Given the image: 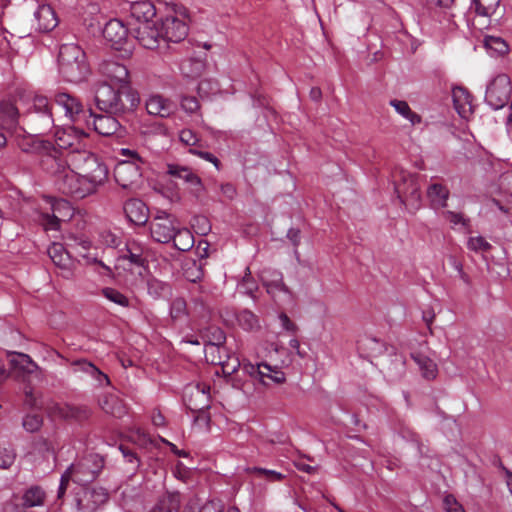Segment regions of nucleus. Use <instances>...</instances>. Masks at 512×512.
<instances>
[{
  "label": "nucleus",
  "mask_w": 512,
  "mask_h": 512,
  "mask_svg": "<svg viewBox=\"0 0 512 512\" xmlns=\"http://www.w3.org/2000/svg\"><path fill=\"white\" fill-rule=\"evenodd\" d=\"M95 102L102 112L124 116L134 111L139 104V97L130 84L113 86L107 82H98L95 87Z\"/></svg>",
  "instance_id": "obj_1"
},
{
  "label": "nucleus",
  "mask_w": 512,
  "mask_h": 512,
  "mask_svg": "<svg viewBox=\"0 0 512 512\" xmlns=\"http://www.w3.org/2000/svg\"><path fill=\"white\" fill-rule=\"evenodd\" d=\"M104 468V458L99 454H89L76 463L71 464L62 474L57 498L62 499L70 482L79 487H87L95 481Z\"/></svg>",
  "instance_id": "obj_2"
},
{
  "label": "nucleus",
  "mask_w": 512,
  "mask_h": 512,
  "mask_svg": "<svg viewBox=\"0 0 512 512\" xmlns=\"http://www.w3.org/2000/svg\"><path fill=\"white\" fill-rule=\"evenodd\" d=\"M58 70L64 80L78 83L89 73L83 49L74 43L62 44L58 53Z\"/></svg>",
  "instance_id": "obj_3"
},
{
  "label": "nucleus",
  "mask_w": 512,
  "mask_h": 512,
  "mask_svg": "<svg viewBox=\"0 0 512 512\" xmlns=\"http://www.w3.org/2000/svg\"><path fill=\"white\" fill-rule=\"evenodd\" d=\"M69 161L80 175L87 181L88 186L96 191L108 178V168L93 153L76 148L69 153Z\"/></svg>",
  "instance_id": "obj_4"
},
{
  "label": "nucleus",
  "mask_w": 512,
  "mask_h": 512,
  "mask_svg": "<svg viewBox=\"0 0 512 512\" xmlns=\"http://www.w3.org/2000/svg\"><path fill=\"white\" fill-rule=\"evenodd\" d=\"M22 120L24 127L27 126L35 135H42L49 131L54 125V120L48 99L44 96H35L33 110L23 113Z\"/></svg>",
  "instance_id": "obj_5"
},
{
  "label": "nucleus",
  "mask_w": 512,
  "mask_h": 512,
  "mask_svg": "<svg viewBox=\"0 0 512 512\" xmlns=\"http://www.w3.org/2000/svg\"><path fill=\"white\" fill-rule=\"evenodd\" d=\"M393 177L395 192L401 203L411 212L418 210L421 203V194L417 175L401 169L396 171Z\"/></svg>",
  "instance_id": "obj_6"
},
{
  "label": "nucleus",
  "mask_w": 512,
  "mask_h": 512,
  "mask_svg": "<svg viewBox=\"0 0 512 512\" xmlns=\"http://www.w3.org/2000/svg\"><path fill=\"white\" fill-rule=\"evenodd\" d=\"M56 189L63 195L73 199H83L97 191L88 186L87 181L80 175L69 168L64 174H60L59 178L54 179Z\"/></svg>",
  "instance_id": "obj_7"
},
{
  "label": "nucleus",
  "mask_w": 512,
  "mask_h": 512,
  "mask_svg": "<svg viewBox=\"0 0 512 512\" xmlns=\"http://www.w3.org/2000/svg\"><path fill=\"white\" fill-rule=\"evenodd\" d=\"M183 399L186 407L193 413H204L210 408V385L198 382L184 389Z\"/></svg>",
  "instance_id": "obj_8"
},
{
  "label": "nucleus",
  "mask_w": 512,
  "mask_h": 512,
  "mask_svg": "<svg viewBox=\"0 0 512 512\" xmlns=\"http://www.w3.org/2000/svg\"><path fill=\"white\" fill-rule=\"evenodd\" d=\"M103 37L111 47L126 54L131 53L133 41L129 38V32L124 23L118 19L108 21L103 29Z\"/></svg>",
  "instance_id": "obj_9"
},
{
  "label": "nucleus",
  "mask_w": 512,
  "mask_h": 512,
  "mask_svg": "<svg viewBox=\"0 0 512 512\" xmlns=\"http://www.w3.org/2000/svg\"><path fill=\"white\" fill-rule=\"evenodd\" d=\"M510 78L505 74L496 76L487 86L485 100L494 109L503 108L511 95Z\"/></svg>",
  "instance_id": "obj_10"
},
{
  "label": "nucleus",
  "mask_w": 512,
  "mask_h": 512,
  "mask_svg": "<svg viewBox=\"0 0 512 512\" xmlns=\"http://www.w3.org/2000/svg\"><path fill=\"white\" fill-rule=\"evenodd\" d=\"M108 500V493L103 488L78 487L74 501L77 512H95Z\"/></svg>",
  "instance_id": "obj_11"
},
{
  "label": "nucleus",
  "mask_w": 512,
  "mask_h": 512,
  "mask_svg": "<svg viewBox=\"0 0 512 512\" xmlns=\"http://www.w3.org/2000/svg\"><path fill=\"white\" fill-rule=\"evenodd\" d=\"M176 225L172 215L158 210L150 221L151 237L159 243H168L175 234Z\"/></svg>",
  "instance_id": "obj_12"
},
{
  "label": "nucleus",
  "mask_w": 512,
  "mask_h": 512,
  "mask_svg": "<svg viewBox=\"0 0 512 512\" xmlns=\"http://www.w3.org/2000/svg\"><path fill=\"white\" fill-rule=\"evenodd\" d=\"M23 99L11 101L4 100L0 103V126L12 133L21 130L24 132V126L19 125V119L22 118L21 112Z\"/></svg>",
  "instance_id": "obj_13"
},
{
  "label": "nucleus",
  "mask_w": 512,
  "mask_h": 512,
  "mask_svg": "<svg viewBox=\"0 0 512 512\" xmlns=\"http://www.w3.org/2000/svg\"><path fill=\"white\" fill-rule=\"evenodd\" d=\"M166 173L175 179H181L189 186L190 192L197 198L204 191V185L201 178L188 166L170 163L167 164Z\"/></svg>",
  "instance_id": "obj_14"
},
{
  "label": "nucleus",
  "mask_w": 512,
  "mask_h": 512,
  "mask_svg": "<svg viewBox=\"0 0 512 512\" xmlns=\"http://www.w3.org/2000/svg\"><path fill=\"white\" fill-rule=\"evenodd\" d=\"M12 134L15 137L17 146L25 153L41 155L43 152L52 151V142L39 139V135L28 132L25 127L24 132L19 129Z\"/></svg>",
  "instance_id": "obj_15"
},
{
  "label": "nucleus",
  "mask_w": 512,
  "mask_h": 512,
  "mask_svg": "<svg viewBox=\"0 0 512 512\" xmlns=\"http://www.w3.org/2000/svg\"><path fill=\"white\" fill-rule=\"evenodd\" d=\"M69 153L66 157L54 147L52 144V151L43 152L41 154V166L44 170L52 174L55 179L59 178L60 174H64L65 170L70 168Z\"/></svg>",
  "instance_id": "obj_16"
},
{
  "label": "nucleus",
  "mask_w": 512,
  "mask_h": 512,
  "mask_svg": "<svg viewBox=\"0 0 512 512\" xmlns=\"http://www.w3.org/2000/svg\"><path fill=\"white\" fill-rule=\"evenodd\" d=\"M99 72L102 76L100 82H107L113 86L120 84H129V71L127 67L115 61H104L99 66Z\"/></svg>",
  "instance_id": "obj_17"
},
{
  "label": "nucleus",
  "mask_w": 512,
  "mask_h": 512,
  "mask_svg": "<svg viewBox=\"0 0 512 512\" xmlns=\"http://www.w3.org/2000/svg\"><path fill=\"white\" fill-rule=\"evenodd\" d=\"M161 38L167 42H180L188 35V25L175 16H167L161 22Z\"/></svg>",
  "instance_id": "obj_18"
},
{
  "label": "nucleus",
  "mask_w": 512,
  "mask_h": 512,
  "mask_svg": "<svg viewBox=\"0 0 512 512\" xmlns=\"http://www.w3.org/2000/svg\"><path fill=\"white\" fill-rule=\"evenodd\" d=\"M191 293V308L190 312L202 319H206L210 316L211 309L208 303L209 290L205 285H193L190 288Z\"/></svg>",
  "instance_id": "obj_19"
},
{
  "label": "nucleus",
  "mask_w": 512,
  "mask_h": 512,
  "mask_svg": "<svg viewBox=\"0 0 512 512\" xmlns=\"http://www.w3.org/2000/svg\"><path fill=\"white\" fill-rule=\"evenodd\" d=\"M90 116L93 117V126L95 131L103 136H112L118 134L121 136L122 124L120 118L123 116H116L113 114H94L91 109L89 110Z\"/></svg>",
  "instance_id": "obj_20"
},
{
  "label": "nucleus",
  "mask_w": 512,
  "mask_h": 512,
  "mask_svg": "<svg viewBox=\"0 0 512 512\" xmlns=\"http://www.w3.org/2000/svg\"><path fill=\"white\" fill-rule=\"evenodd\" d=\"M114 178L123 189H131L141 178L140 167L134 162H121L114 170Z\"/></svg>",
  "instance_id": "obj_21"
},
{
  "label": "nucleus",
  "mask_w": 512,
  "mask_h": 512,
  "mask_svg": "<svg viewBox=\"0 0 512 512\" xmlns=\"http://www.w3.org/2000/svg\"><path fill=\"white\" fill-rule=\"evenodd\" d=\"M134 38L147 49L158 47L159 38H161V29H158L152 21L139 23L133 29Z\"/></svg>",
  "instance_id": "obj_22"
},
{
  "label": "nucleus",
  "mask_w": 512,
  "mask_h": 512,
  "mask_svg": "<svg viewBox=\"0 0 512 512\" xmlns=\"http://www.w3.org/2000/svg\"><path fill=\"white\" fill-rule=\"evenodd\" d=\"M182 512H240L234 506L225 507L221 500H208L201 503L199 498L191 497L185 503Z\"/></svg>",
  "instance_id": "obj_23"
},
{
  "label": "nucleus",
  "mask_w": 512,
  "mask_h": 512,
  "mask_svg": "<svg viewBox=\"0 0 512 512\" xmlns=\"http://www.w3.org/2000/svg\"><path fill=\"white\" fill-rule=\"evenodd\" d=\"M55 416L70 422L81 423L90 417V410L86 406H78L73 404H56L53 407Z\"/></svg>",
  "instance_id": "obj_24"
},
{
  "label": "nucleus",
  "mask_w": 512,
  "mask_h": 512,
  "mask_svg": "<svg viewBox=\"0 0 512 512\" xmlns=\"http://www.w3.org/2000/svg\"><path fill=\"white\" fill-rule=\"evenodd\" d=\"M48 255L53 261V263L62 270L61 275L70 279L73 276L72 271V261L68 252L65 251V248L62 244L53 243L48 248Z\"/></svg>",
  "instance_id": "obj_25"
},
{
  "label": "nucleus",
  "mask_w": 512,
  "mask_h": 512,
  "mask_svg": "<svg viewBox=\"0 0 512 512\" xmlns=\"http://www.w3.org/2000/svg\"><path fill=\"white\" fill-rule=\"evenodd\" d=\"M9 364L11 369L17 373L18 376H30L33 374L38 375L40 368L31 359V357L24 353H12L10 355Z\"/></svg>",
  "instance_id": "obj_26"
},
{
  "label": "nucleus",
  "mask_w": 512,
  "mask_h": 512,
  "mask_svg": "<svg viewBox=\"0 0 512 512\" xmlns=\"http://www.w3.org/2000/svg\"><path fill=\"white\" fill-rule=\"evenodd\" d=\"M124 213L127 219L136 224L144 225L149 218V209L146 204L140 199H129L124 204Z\"/></svg>",
  "instance_id": "obj_27"
},
{
  "label": "nucleus",
  "mask_w": 512,
  "mask_h": 512,
  "mask_svg": "<svg viewBox=\"0 0 512 512\" xmlns=\"http://www.w3.org/2000/svg\"><path fill=\"white\" fill-rule=\"evenodd\" d=\"M34 17L40 32L52 31L59 23L55 11L47 4L39 6Z\"/></svg>",
  "instance_id": "obj_28"
},
{
  "label": "nucleus",
  "mask_w": 512,
  "mask_h": 512,
  "mask_svg": "<svg viewBox=\"0 0 512 512\" xmlns=\"http://www.w3.org/2000/svg\"><path fill=\"white\" fill-rule=\"evenodd\" d=\"M146 110L150 115L164 118L173 113L174 104L160 95H153L146 101Z\"/></svg>",
  "instance_id": "obj_29"
},
{
  "label": "nucleus",
  "mask_w": 512,
  "mask_h": 512,
  "mask_svg": "<svg viewBox=\"0 0 512 512\" xmlns=\"http://www.w3.org/2000/svg\"><path fill=\"white\" fill-rule=\"evenodd\" d=\"M452 99L454 108L458 114L463 118L468 117L472 112V96L468 90L460 86L454 87L452 89Z\"/></svg>",
  "instance_id": "obj_30"
},
{
  "label": "nucleus",
  "mask_w": 512,
  "mask_h": 512,
  "mask_svg": "<svg viewBox=\"0 0 512 512\" xmlns=\"http://www.w3.org/2000/svg\"><path fill=\"white\" fill-rule=\"evenodd\" d=\"M180 493L177 491H167L159 497L156 504L147 512H179L180 508Z\"/></svg>",
  "instance_id": "obj_31"
},
{
  "label": "nucleus",
  "mask_w": 512,
  "mask_h": 512,
  "mask_svg": "<svg viewBox=\"0 0 512 512\" xmlns=\"http://www.w3.org/2000/svg\"><path fill=\"white\" fill-rule=\"evenodd\" d=\"M55 103L65 110V114L71 119L83 112L81 102L68 93H57L55 95Z\"/></svg>",
  "instance_id": "obj_32"
},
{
  "label": "nucleus",
  "mask_w": 512,
  "mask_h": 512,
  "mask_svg": "<svg viewBox=\"0 0 512 512\" xmlns=\"http://www.w3.org/2000/svg\"><path fill=\"white\" fill-rule=\"evenodd\" d=\"M101 409L114 417L121 418L126 414L123 401L114 394H106L99 401Z\"/></svg>",
  "instance_id": "obj_33"
},
{
  "label": "nucleus",
  "mask_w": 512,
  "mask_h": 512,
  "mask_svg": "<svg viewBox=\"0 0 512 512\" xmlns=\"http://www.w3.org/2000/svg\"><path fill=\"white\" fill-rule=\"evenodd\" d=\"M262 281L267 289V292L271 295H275L277 292L291 294L290 289L284 284L283 276L280 272H264L262 275Z\"/></svg>",
  "instance_id": "obj_34"
},
{
  "label": "nucleus",
  "mask_w": 512,
  "mask_h": 512,
  "mask_svg": "<svg viewBox=\"0 0 512 512\" xmlns=\"http://www.w3.org/2000/svg\"><path fill=\"white\" fill-rule=\"evenodd\" d=\"M427 197L434 209L443 208L447 205L449 190L442 184L434 183L428 187Z\"/></svg>",
  "instance_id": "obj_35"
},
{
  "label": "nucleus",
  "mask_w": 512,
  "mask_h": 512,
  "mask_svg": "<svg viewBox=\"0 0 512 512\" xmlns=\"http://www.w3.org/2000/svg\"><path fill=\"white\" fill-rule=\"evenodd\" d=\"M46 494L40 486H31L20 498L25 509L42 506L45 502Z\"/></svg>",
  "instance_id": "obj_36"
},
{
  "label": "nucleus",
  "mask_w": 512,
  "mask_h": 512,
  "mask_svg": "<svg viewBox=\"0 0 512 512\" xmlns=\"http://www.w3.org/2000/svg\"><path fill=\"white\" fill-rule=\"evenodd\" d=\"M261 372L263 374H259L258 380L263 385L282 384L286 380L284 372L279 370L278 367H272L264 362H262Z\"/></svg>",
  "instance_id": "obj_37"
},
{
  "label": "nucleus",
  "mask_w": 512,
  "mask_h": 512,
  "mask_svg": "<svg viewBox=\"0 0 512 512\" xmlns=\"http://www.w3.org/2000/svg\"><path fill=\"white\" fill-rule=\"evenodd\" d=\"M205 66V62L200 58H188L181 62L180 70L186 77L197 78L202 75Z\"/></svg>",
  "instance_id": "obj_38"
},
{
  "label": "nucleus",
  "mask_w": 512,
  "mask_h": 512,
  "mask_svg": "<svg viewBox=\"0 0 512 512\" xmlns=\"http://www.w3.org/2000/svg\"><path fill=\"white\" fill-rule=\"evenodd\" d=\"M147 292L154 299L165 298L171 295L172 288L169 283L158 280L155 277L147 279Z\"/></svg>",
  "instance_id": "obj_39"
},
{
  "label": "nucleus",
  "mask_w": 512,
  "mask_h": 512,
  "mask_svg": "<svg viewBox=\"0 0 512 512\" xmlns=\"http://www.w3.org/2000/svg\"><path fill=\"white\" fill-rule=\"evenodd\" d=\"M132 15L139 21V23L151 21L155 16V7L151 2H136L131 7Z\"/></svg>",
  "instance_id": "obj_40"
},
{
  "label": "nucleus",
  "mask_w": 512,
  "mask_h": 512,
  "mask_svg": "<svg viewBox=\"0 0 512 512\" xmlns=\"http://www.w3.org/2000/svg\"><path fill=\"white\" fill-rule=\"evenodd\" d=\"M171 240H173L174 247L182 252L189 251L194 245V236L186 228H176L175 234L173 235Z\"/></svg>",
  "instance_id": "obj_41"
},
{
  "label": "nucleus",
  "mask_w": 512,
  "mask_h": 512,
  "mask_svg": "<svg viewBox=\"0 0 512 512\" xmlns=\"http://www.w3.org/2000/svg\"><path fill=\"white\" fill-rule=\"evenodd\" d=\"M413 360L419 366L424 378L431 380L437 375V365L427 356L422 354H412Z\"/></svg>",
  "instance_id": "obj_42"
},
{
  "label": "nucleus",
  "mask_w": 512,
  "mask_h": 512,
  "mask_svg": "<svg viewBox=\"0 0 512 512\" xmlns=\"http://www.w3.org/2000/svg\"><path fill=\"white\" fill-rule=\"evenodd\" d=\"M203 339L207 346L220 348L226 341L224 331L217 326L208 327L204 334Z\"/></svg>",
  "instance_id": "obj_43"
},
{
  "label": "nucleus",
  "mask_w": 512,
  "mask_h": 512,
  "mask_svg": "<svg viewBox=\"0 0 512 512\" xmlns=\"http://www.w3.org/2000/svg\"><path fill=\"white\" fill-rule=\"evenodd\" d=\"M143 247L136 242L127 244L126 254L122 256L123 259H128L132 264L142 267L146 263V259L143 256Z\"/></svg>",
  "instance_id": "obj_44"
},
{
  "label": "nucleus",
  "mask_w": 512,
  "mask_h": 512,
  "mask_svg": "<svg viewBox=\"0 0 512 512\" xmlns=\"http://www.w3.org/2000/svg\"><path fill=\"white\" fill-rule=\"evenodd\" d=\"M391 106L395 108V110L401 114L403 117L408 119L413 125L421 122V117L417 113L413 112L408 103L402 100H391Z\"/></svg>",
  "instance_id": "obj_45"
},
{
  "label": "nucleus",
  "mask_w": 512,
  "mask_h": 512,
  "mask_svg": "<svg viewBox=\"0 0 512 512\" xmlns=\"http://www.w3.org/2000/svg\"><path fill=\"white\" fill-rule=\"evenodd\" d=\"M238 324L246 331H253L259 328L257 316L249 310H242L236 315Z\"/></svg>",
  "instance_id": "obj_46"
},
{
  "label": "nucleus",
  "mask_w": 512,
  "mask_h": 512,
  "mask_svg": "<svg viewBox=\"0 0 512 512\" xmlns=\"http://www.w3.org/2000/svg\"><path fill=\"white\" fill-rule=\"evenodd\" d=\"M56 144L60 149L69 150L68 153L78 148L79 138L72 135L69 131L58 132L56 134Z\"/></svg>",
  "instance_id": "obj_47"
},
{
  "label": "nucleus",
  "mask_w": 512,
  "mask_h": 512,
  "mask_svg": "<svg viewBox=\"0 0 512 512\" xmlns=\"http://www.w3.org/2000/svg\"><path fill=\"white\" fill-rule=\"evenodd\" d=\"M53 215L57 216L60 220L66 221L73 216V208L71 204L64 199L55 200L52 203Z\"/></svg>",
  "instance_id": "obj_48"
},
{
  "label": "nucleus",
  "mask_w": 512,
  "mask_h": 512,
  "mask_svg": "<svg viewBox=\"0 0 512 512\" xmlns=\"http://www.w3.org/2000/svg\"><path fill=\"white\" fill-rule=\"evenodd\" d=\"M484 46L497 55H504L509 49L507 43L502 38L495 36H485Z\"/></svg>",
  "instance_id": "obj_49"
},
{
  "label": "nucleus",
  "mask_w": 512,
  "mask_h": 512,
  "mask_svg": "<svg viewBox=\"0 0 512 512\" xmlns=\"http://www.w3.org/2000/svg\"><path fill=\"white\" fill-rule=\"evenodd\" d=\"M101 293L106 299L117 305H120L122 307L130 306L129 299L115 288L105 287L102 289Z\"/></svg>",
  "instance_id": "obj_50"
},
{
  "label": "nucleus",
  "mask_w": 512,
  "mask_h": 512,
  "mask_svg": "<svg viewBox=\"0 0 512 512\" xmlns=\"http://www.w3.org/2000/svg\"><path fill=\"white\" fill-rule=\"evenodd\" d=\"M500 4V0H474L475 11L481 16L492 15Z\"/></svg>",
  "instance_id": "obj_51"
},
{
  "label": "nucleus",
  "mask_w": 512,
  "mask_h": 512,
  "mask_svg": "<svg viewBox=\"0 0 512 512\" xmlns=\"http://www.w3.org/2000/svg\"><path fill=\"white\" fill-rule=\"evenodd\" d=\"M246 471L248 473L255 474L258 478H263L270 482L281 481L284 478V476L279 472L260 467H248Z\"/></svg>",
  "instance_id": "obj_52"
},
{
  "label": "nucleus",
  "mask_w": 512,
  "mask_h": 512,
  "mask_svg": "<svg viewBox=\"0 0 512 512\" xmlns=\"http://www.w3.org/2000/svg\"><path fill=\"white\" fill-rule=\"evenodd\" d=\"M170 315L173 320H179L188 315L187 303L183 298H176L172 301Z\"/></svg>",
  "instance_id": "obj_53"
},
{
  "label": "nucleus",
  "mask_w": 512,
  "mask_h": 512,
  "mask_svg": "<svg viewBox=\"0 0 512 512\" xmlns=\"http://www.w3.org/2000/svg\"><path fill=\"white\" fill-rule=\"evenodd\" d=\"M42 424L43 418L38 413L27 414L23 419V427L30 433L38 431Z\"/></svg>",
  "instance_id": "obj_54"
},
{
  "label": "nucleus",
  "mask_w": 512,
  "mask_h": 512,
  "mask_svg": "<svg viewBox=\"0 0 512 512\" xmlns=\"http://www.w3.org/2000/svg\"><path fill=\"white\" fill-rule=\"evenodd\" d=\"M467 246L474 252H487L491 249V244L482 236L470 237Z\"/></svg>",
  "instance_id": "obj_55"
},
{
  "label": "nucleus",
  "mask_w": 512,
  "mask_h": 512,
  "mask_svg": "<svg viewBox=\"0 0 512 512\" xmlns=\"http://www.w3.org/2000/svg\"><path fill=\"white\" fill-rule=\"evenodd\" d=\"M363 345L371 351L373 356L381 355L386 351L385 344L376 338H366Z\"/></svg>",
  "instance_id": "obj_56"
},
{
  "label": "nucleus",
  "mask_w": 512,
  "mask_h": 512,
  "mask_svg": "<svg viewBox=\"0 0 512 512\" xmlns=\"http://www.w3.org/2000/svg\"><path fill=\"white\" fill-rule=\"evenodd\" d=\"M181 107L187 113H196L200 109L199 101L194 96H182Z\"/></svg>",
  "instance_id": "obj_57"
},
{
  "label": "nucleus",
  "mask_w": 512,
  "mask_h": 512,
  "mask_svg": "<svg viewBox=\"0 0 512 512\" xmlns=\"http://www.w3.org/2000/svg\"><path fill=\"white\" fill-rule=\"evenodd\" d=\"M444 218L452 225L461 224L464 227L469 226V219L465 218L462 213H456L453 211H445L443 213Z\"/></svg>",
  "instance_id": "obj_58"
},
{
  "label": "nucleus",
  "mask_w": 512,
  "mask_h": 512,
  "mask_svg": "<svg viewBox=\"0 0 512 512\" xmlns=\"http://www.w3.org/2000/svg\"><path fill=\"white\" fill-rule=\"evenodd\" d=\"M26 509L18 496H13L4 504L3 512H25Z\"/></svg>",
  "instance_id": "obj_59"
},
{
  "label": "nucleus",
  "mask_w": 512,
  "mask_h": 512,
  "mask_svg": "<svg viewBox=\"0 0 512 512\" xmlns=\"http://www.w3.org/2000/svg\"><path fill=\"white\" fill-rule=\"evenodd\" d=\"M443 506L447 512H464L462 505L451 494L444 497Z\"/></svg>",
  "instance_id": "obj_60"
},
{
  "label": "nucleus",
  "mask_w": 512,
  "mask_h": 512,
  "mask_svg": "<svg viewBox=\"0 0 512 512\" xmlns=\"http://www.w3.org/2000/svg\"><path fill=\"white\" fill-rule=\"evenodd\" d=\"M179 138L187 146H195L199 142L198 135L191 129H183L180 132Z\"/></svg>",
  "instance_id": "obj_61"
},
{
  "label": "nucleus",
  "mask_w": 512,
  "mask_h": 512,
  "mask_svg": "<svg viewBox=\"0 0 512 512\" xmlns=\"http://www.w3.org/2000/svg\"><path fill=\"white\" fill-rule=\"evenodd\" d=\"M72 366L76 367L75 371H82L86 374L91 375L93 371H95V365L86 359H77L70 363Z\"/></svg>",
  "instance_id": "obj_62"
},
{
  "label": "nucleus",
  "mask_w": 512,
  "mask_h": 512,
  "mask_svg": "<svg viewBox=\"0 0 512 512\" xmlns=\"http://www.w3.org/2000/svg\"><path fill=\"white\" fill-rule=\"evenodd\" d=\"M190 153L197 155L206 161L211 162L216 167L217 170H219L221 167V163H220L219 159L214 154H212L210 152L201 151L198 149H190Z\"/></svg>",
  "instance_id": "obj_63"
},
{
  "label": "nucleus",
  "mask_w": 512,
  "mask_h": 512,
  "mask_svg": "<svg viewBox=\"0 0 512 512\" xmlns=\"http://www.w3.org/2000/svg\"><path fill=\"white\" fill-rule=\"evenodd\" d=\"M261 368H262V362L256 363V364L244 363L242 366V369L245 373H247L248 375H250L251 377H254L256 379H258L259 374H263V372H261Z\"/></svg>",
  "instance_id": "obj_64"
}]
</instances>
